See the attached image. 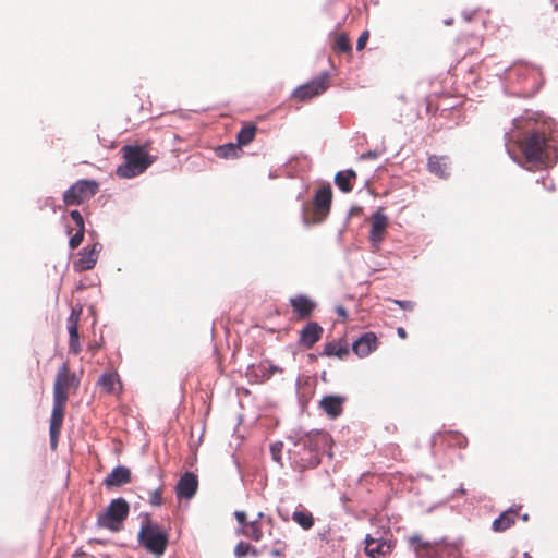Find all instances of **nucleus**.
Listing matches in <instances>:
<instances>
[{"label":"nucleus","instance_id":"obj_1","mask_svg":"<svg viewBox=\"0 0 558 558\" xmlns=\"http://www.w3.org/2000/svg\"><path fill=\"white\" fill-rule=\"evenodd\" d=\"M524 160L535 167L550 168L558 161V144L545 123L535 124L518 140Z\"/></svg>","mask_w":558,"mask_h":558},{"label":"nucleus","instance_id":"obj_2","mask_svg":"<svg viewBox=\"0 0 558 558\" xmlns=\"http://www.w3.org/2000/svg\"><path fill=\"white\" fill-rule=\"evenodd\" d=\"M78 387L80 378L74 372L70 371L66 363H63L58 369L53 383V408L49 427L50 445L52 449H56L58 446L69 397L72 392H76Z\"/></svg>","mask_w":558,"mask_h":558},{"label":"nucleus","instance_id":"obj_3","mask_svg":"<svg viewBox=\"0 0 558 558\" xmlns=\"http://www.w3.org/2000/svg\"><path fill=\"white\" fill-rule=\"evenodd\" d=\"M328 444L329 437L324 433L315 434L305 439L302 444L298 441L292 452L293 469L300 472L306 468L316 466L319 463V450L325 448Z\"/></svg>","mask_w":558,"mask_h":558},{"label":"nucleus","instance_id":"obj_4","mask_svg":"<svg viewBox=\"0 0 558 558\" xmlns=\"http://www.w3.org/2000/svg\"><path fill=\"white\" fill-rule=\"evenodd\" d=\"M124 163L117 168V175L131 179L142 174L155 160L146 146L125 145L122 147Z\"/></svg>","mask_w":558,"mask_h":558},{"label":"nucleus","instance_id":"obj_5","mask_svg":"<svg viewBox=\"0 0 558 558\" xmlns=\"http://www.w3.org/2000/svg\"><path fill=\"white\" fill-rule=\"evenodd\" d=\"M138 542L147 551L160 557L168 545V535L162 532L158 524L146 520L142 523L138 532Z\"/></svg>","mask_w":558,"mask_h":558},{"label":"nucleus","instance_id":"obj_6","mask_svg":"<svg viewBox=\"0 0 558 558\" xmlns=\"http://www.w3.org/2000/svg\"><path fill=\"white\" fill-rule=\"evenodd\" d=\"M332 202V190L329 184L320 186L313 199V209L305 210L303 221L305 225H316L323 222L330 213Z\"/></svg>","mask_w":558,"mask_h":558},{"label":"nucleus","instance_id":"obj_7","mask_svg":"<svg viewBox=\"0 0 558 558\" xmlns=\"http://www.w3.org/2000/svg\"><path fill=\"white\" fill-rule=\"evenodd\" d=\"M130 511L129 504L123 498L113 499L106 511L98 515V525L113 532L121 529L123 521L128 518Z\"/></svg>","mask_w":558,"mask_h":558},{"label":"nucleus","instance_id":"obj_8","mask_svg":"<svg viewBox=\"0 0 558 558\" xmlns=\"http://www.w3.org/2000/svg\"><path fill=\"white\" fill-rule=\"evenodd\" d=\"M99 191L95 180H78L63 193V203L66 206H78L88 202Z\"/></svg>","mask_w":558,"mask_h":558},{"label":"nucleus","instance_id":"obj_9","mask_svg":"<svg viewBox=\"0 0 558 558\" xmlns=\"http://www.w3.org/2000/svg\"><path fill=\"white\" fill-rule=\"evenodd\" d=\"M329 87V75L328 73H322L317 77L313 78L306 84L299 86L293 92V98L300 101H308L316 96L322 95Z\"/></svg>","mask_w":558,"mask_h":558},{"label":"nucleus","instance_id":"obj_10","mask_svg":"<svg viewBox=\"0 0 558 558\" xmlns=\"http://www.w3.org/2000/svg\"><path fill=\"white\" fill-rule=\"evenodd\" d=\"M101 244L96 242L90 248L85 247L78 253V259L74 262L73 267L75 271L82 272L93 269L97 264Z\"/></svg>","mask_w":558,"mask_h":558},{"label":"nucleus","instance_id":"obj_11","mask_svg":"<svg viewBox=\"0 0 558 558\" xmlns=\"http://www.w3.org/2000/svg\"><path fill=\"white\" fill-rule=\"evenodd\" d=\"M271 525L272 519L269 517L266 518L263 512H259L257 518L244 525V529H241L239 533L255 542H259L263 538V530Z\"/></svg>","mask_w":558,"mask_h":558},{"label":"nucleus","instance_id":"obj_12","mask_svg":"<svg viewBox=\"0 0 558 558\" xmlns=\"http://www.w3.org/2000/svg\"><path fill=\"white\" fill-rule=\"evenodd\" d=\"M290 305L299 320L310 318L316 308V303L310 296L304 294L292 296L290 299Z\"/></svg>","mask_w":558,"mask_h":558},{"label":"nucleus","instance_id":"obj_13","mask_svg":"<svg viewBox=\"0 0 558 558\" xmlns=\"http://www.w3.org/2000/svg\"><path fill=\"white\" fill-rule=\"evenodd\" d=\"M371 223L369 241L373 244H379L384 240L388 227V217L381 208L372 215Z\"/></svg>","mask_w":558,"mask_h":558},{"label":"nucleus","instance_id":"obj_14","mask_svg":"<svg viewBox=\"0 0 558 558\" xmlns=\"http://www.w3.org/2000/svg\"><path fill=\"white\" fill-rule=\"evenodd\" d=\"M197 487V476L192 472H186L179 480L175 493L179 499H191L195 495Z\"/></svg>","mask_w":558,"mask_h":558},{"label":"nucleus","instance_id":"obj_15","mask_svg":"<svg viewBox=\"0 0 558 558\" xmlns=\"http://www.w3.org/2000/svg\"><path fill=\"white\" fill-rule=\"evenodd\" d=\"M323 332L324 329L318 323L311 322L300 331L299 343L311 349L320 340Z\"/></svg>","mask_w":558,"mask_h":558},{"label":"nucleus","instance_id":"obj_16","mask_svg":"<svg viewBox=\"0 0 558 558\" xmlns=\"http://www.w3.org/2000/svg\"><path fill=\"white\" fill-rule=\"evenodd\" d=\"M344 402V397L329 395L322 398L319 407L330 418H336L342 414Z\"/></svg>","mask_w":558,"mask_h":558},{"label":"nucleus","instance_id":"obj_17","mask_svg":"<svg viewBox=\"0 0 558 558\" xmlns=\"http://www.w3.org/2000/svg\"><path fill=\"white\" fill-rule=\"evenodd\" d=\"M391 546L381 537L367 535L365 538V554L371 558H378L390 553Z\"/></svg>","mask_w":558,"mask_h":558},{"label":"nucleus","instance_id":"obj_18","mask_svg":"<svg viewBox=\"0 0 558 558\" xmlns=\"http://www.w3.org/2000/svg\"><path fill=\"white\" fill-rule=\"evenodd\" d=\"M377 348V337L374 332H366L354 341L352 349L360 357H365Z\"/></svg>","mask_w":558,"mask_h":558},{"label":"nucleus","instance_id":"obj_19","mask_svg":"<svg viewBox=\"0 0 558 558\" xmlns=\"http://www.w3.org/2000/svg\"><path fill=\"white\" fill-rule=\"evenodd\" d=\"M427 169L430 173L447 179L450 175V161L446 156H429L427 161Z\"/></svg>","mask_w":558,"mask_h":558},{"label":"nucleus","instance_id":"obj_20","mask_svg":"<svg viewBox=\"0 0 558 558\" xmlns=\"http://www.w3.org/2000/svg\"><path fill=\"white\" fill-rule=\"evenodd\" d=\"M131 482V472L125 466L114 468L104 480L107 488L119 487Z\"/></svg>","mask_w":558,"mask_h":558},{"label":"nucleus","instance_id":"obj_21","mask_svg":"<svg viewBox=\"0 0 558 558\" xmlns=\"http://www.w3.org/2000/svg\"><path fill=\"white\" fill-rule=\"evenodd\" d=\"M435 441L440 440L449 447L465 448L468 445L466 437L460 432L446 430L437 433L434 436Z\"/></svg>","mask_w":558,"mask_h":558},{"label":"nucleus","instance_id":"obj_22","mask_svg":"<svg viewBox=\"0 0 558 558\" xmlns=\"http://www.w3.org/2000/svg\"><path fill=\"white\" fill-rule=\"evenodd\" d=\"M355 180L356 172L352 169L339 171L335 175V183L343 193H350L353 190V182Z\"/></svg>","mask_w":558,"mask_h":558},{"label":"nucleus","instance_id":"obj_23","mask_svg":"<svg viewBox=\"0 0 558 558\" xmlns=\"http://www.w3.org/2000/svg\"><path fill=\"white\" fill-rule=\"evenodd\" d=\"M517 517V511L512 509L506 510L496 520H494L492 529L495 532H504L515 523Z\"/></svg>","mask_w":558,"mask_h":558},{"label":"nucleus","instance_id":"obj_24","mask_svg":"<svg viewBox=\"0 0 558 558\" xmlns=\"http://www.w3.org/2000/svg\"><path fill=\"white\" fill-rule=\"evenodd\" d=\"M98 385L107 393H118L121 390V381L117 373H105L98 379Z\"/></svg>","mask_w":558,"mask_h":558},{"label":"nucleus","instance_id":"obj_25","mask_svg":"<svg viewBox=\"0 0 558 558\" xmlns=\"http://www.w3.org/2000/svg\"><path fill=\"white\" fill-rule=\"evenodd\" d=\"M350 351L347 344L341 343L340 341H329L324 345V350L322 355L344 359L349 355Z\"/></svg>","mask_w":558,"mask_h":558},{"label":"nucleus","instance_id":"obj_26","mask_svg":"<svg viewBox=\"0 0 558 558\" xmlns=\"http://www.w3.org/2000/svg\"><path fill=\"white\" fill-rule=\"evenodd\" d=\"M257 126L255 124H245L238 133L236 141L238 145L246 146L255 138Z\"/></svg>","mask_w":558,"mask_h":558},{"label":"nucleus","instance_id":"obj_27","mask_svg":"<svg viewBox=\"0 0 558 558\" xmlns=\"http://www.w3.org/2000/svg\"><path fill=\"white\" fill-rule=\"evenodd\" d=\"M292 520L304 530H310L314 525V517L311 512L300 510L292 513Z\"/></svg>","mask_w":558,"mask_h":558},{"label":"nucleus","instance_id":"obj_28","mask_svg":"<svg viewBox=\"0 0 558 558\" xmlns=\"http://www.w3.org/2000/svg\"><path fill=\"white\" fill-rule=\"evenodd\" d=\"M332 49L337 53H350L352 50V46L348 35L343 33L338 34L336 36Z\"/></svg>","mask_w":558,"mask_h":558},{"label":"nucleus","instance_id":"obj_29","mask_svg":"<svg viewBox=\"0 0 558 558\" xmlns=\"http://www.w3.org/2000/svg\"><path fill=\"white\" fill-rule=\"evenodd\" d=\"M216 151L221 158H236L241 153V148L238 144L228 143L219 146Z\"/></svg>","mask_w":558,"mask_h":558},{"label":"nucleus","instance_id":"obj_30","mask_svg":"<svg viewBox=\"0 0 558 558\" xmlns=\"http://www.w3.org/2000/svg\"><path fill=\"white\" fill-rule=\"evenodd\" d=\"M82 314V308H72V312L68 318V330L69 333L78 332V323Z\"/></svg>","mask_w":558,"mask_h":558},{"label":"nucleus","instance_id":"obj_31","mask_svg":"<svg viewBox=\"0 0 558 558\" xmlns=\"http://www.w3.org/2000/svg\"><path fill=\"white\" fill-rule=\"evenodd\" d=\"M408 543L414 553H416L417 549H424V547L425 549L428 548V544L432 542L425 541L421 535H412L408 537Z\"/></svg>","mask_w":558,"mask_h":558},{"label":"nucleus","instance_id":"obj_32","mask_svg":"<svg viewBox=\"0 0 558 558\" xmlns=\"http://www.w3.org/2000/svg\"><path fill=\"white\" fill-rule=\"evenodd\" d=\"M250 551H252L254 555L257 554V550L245 542H240L234 548V554L239 558L246 556Z\"/></svg>","mask_w":558,"mask_h":558},{"label":"nucleus","instance_id":"obj_33","mask_svg":"<svg viewBox=\"0 0 558 558\" xmlns=\"http://www.w3.org/2000/svg\"><path fill=\"white\" fill-rule=\"evenodd\" d=\"M84 234H85V228H77L75 234H73L70 238L69 246L72 250L77 248L84 240Z\"/></svg>","mask_w":558,"mask_h":558},{"label":"nucleus","instance_id":"obj_34","mask_svg":"<svg viewBox=\"0 0 558 558\" xmlns=\"http://www.w3.org/2000/svg\"><path fill=\"white\" fill-rule=\"evenodd\" d=\"M415 555L417 558H435L436 557V544L430 543V544H428V548L417 549Z\"/></svg>","mask_w":558,"mask_h":558},{"label":"nucleus","instance_id":"obj_35","mask_svg":"<svg viewBox=\"0 0 558 558\" xmlns=\"http://www.w3.org/2000/svg\"><path fill=\"white\" fill-rule=\"evenodd\" d=\"M69 335H70V341H69L70 351L73 354H78L82 350L78 332H75L74 335L73 333H69Z\"/></svg>","mask_w":558,"mask_h":558},{"label":"nucleus","instance_id":"obj_36","mask_svg":"<svg viewBox=\"0 0 558 558\" xmlns=\"http://www.w3.org/2000/svg\"><path fill=\"white\" fill-rule=\"evenodd\" d=\"M161 494H162V489L161 488H156L154 490H150L148 493V495H149V502L153 506H160L162 504Z\"/></svg>","mask_w":558,"mask_h":558},{"label":"nucleus","instance_id":"obj_37","mask_svg":"<svg viewBox=\"0 0 558 558\" xmlns=\"http://www.w3.org/2000/svg\"><path fill=\"white\" fill-rule=\"evenodd\" d=\"M395 304H397L400 308L404 311L412 312L415 308V302L410 300H392Z\"/></svg>","mask_w":558,"mask_h":558},{"label":"nucleus","instance_id":"obj_38","mask_svg":"<svg viewBox=\"0 0 558 558\" xmlns=\"http://www.w3.org/2000/svg\"><path fill=\"white\" fill-rule=\"evenodd\" d=\"M70 217L74 221L76 229L77 228H85L84 218H83L82 214L78 210H76V209L72 210L70 213Z\"/></svg>","mask_w":558,"mask_h":558},{"label":"nucleus","instance_id":"obj_39","mask_svg":"<svg viewBox=\"0 0 558 558\" xmlns=\"http://www.w3.org/2000/svg\"><path fill=\"white\" fill-rule=\"evenodd\" d=\"M368 38H369V32H368V31H364V32L360 35V37H359V39H357V41H356V49H357L359 51H361V50H363V49L365 48V45H366V43H367Z\"/></svg>","mask_w":558,"mask_h":558},{"label":"nucleus","instance_id":"obj_40","mask_svg":"<svg viewBox=\"0 0 558 558\" xmlns=\"http://www.w3.org/2000/svg\"><path fill=\"white\" fill-rule=\"evenodd\" d=\"M281 449H282V444H275V445H271V447H270L272 459L277 462H280V460H281Z\"/></svg>","mask_w":558,"mask_h":558},{"label":"nucleus","instance_id":"obj_41","mask_svg":"<svg viewBox=\"0 0 558 558\" xmlns=\"http://www.w3.org/2000/svg\"><path fill=\"white\" fill-rule=\"evenodd\" d=\"M234 517L239 524L241 525V529H244V525H246L250 521L246 519V513L244 511H235Z\"/></svg>","mask_w":558,"mask_h":558},{"label":"nucleus","instance_id":"obj_42","mask_svg":"<svg viewBox=\"0 0 558 558\" xmlns=\"http://www.w3.org/2000/svg\"><path fill=\"white\" fill-rule=\"evenodd\" d=\"M276 545H278V547L274 548L272 549V555L274 556H279L281 550H283L286 548V543L281 539H276Z\"/></svg>","mask_w":558,"mask_h":558},{"label":"nucleus","instance_id":"obj_43","mask_svg":"<svg viewBox=\"0 0 558 558\" xmlns=\"http://www.w3.org/2000/svg\"><path fill=\"white\" fill-rule=\"evenodd\" d=\"M397 333H398V336H399L401 339H405V338L408 337V333H407L405 329H404V328H402V327H399V328L397 329Z\"/></svg>","mask_w":558,"mask_h":558},{"label":"nucleus","instance_id":"obj_44","mask_svg":"<svg viewBox=\"0 0 558 558\" xmlns=\"http://www.w3.org/2000/svg\"><path fill=\"white\" fill-rule=\"evenodd\" d=\"M377 157V154L375 151H368L366 154H363L361 156V158L365 159V158H369V159H374Z\"/></svg>","mask_w":558,"mask_h":558},{"label":"nucleus","instance_id":"obj_45","mask_svg":"<svg viewBox=\"0 0 558 558\" xmlns=\"http://www.w3.org/2000/svg\"><path fill=\"white\" fill-rule=\"evenodd\" d=\"M338 313L341 315V316H345V311L343 307H339L338 308Z\"/></svg>","mask_w":558,"mask_h":558},{"label":"nucleus","instance_id":"obj_46","mask_svg":"<svg viewBox=\"0 0 558 558\" xmlns=\"http://www.w3.org/2000/svg\"><path fill=\"white\" fill-rule=\"evenodd\" d=\"M523 558H533V557L529 553H524Z\"/></svg>","mask_w":558,"mask_h":558},{"label":"nucleus","instance_id":"obj_47","mask_svg":"<svg viewBox=\"0 0 558 558\" xmlns=\"http://www.w3.org/2000/svg\"><path fill=\"white\" fill-rule=\"evenodd\" d=\"M276 371H278V368H277V367H271V373H274V372H276Z\"/></svg>","mask_w":558,"mask_h":558}]
</instances>
